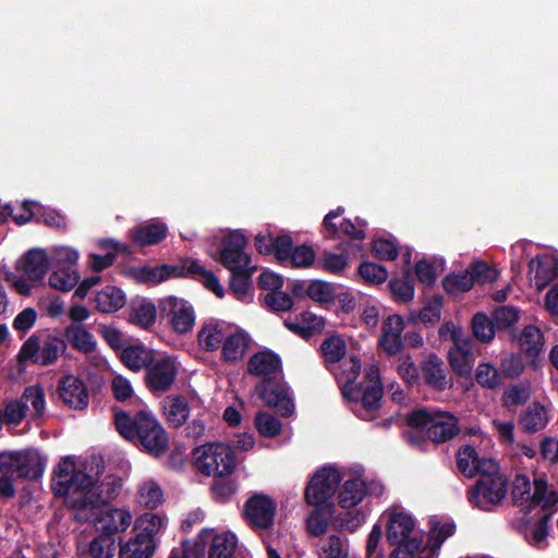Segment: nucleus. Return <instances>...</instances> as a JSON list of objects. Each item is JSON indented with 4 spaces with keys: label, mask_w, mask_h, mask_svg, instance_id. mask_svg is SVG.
<instances>
[{
    "label": "nucleus",
    "mask_w": 558,
    "mask_h": 558,
    "mask_svg": "<svg viewBox=\"0 0 558 558\" xmlns=\"http://www.w3.org/2000/svg\"><path fill=\"white\" fill-rule=\"evenodd\" d=\"M155 357V351L143 344H130L120 353L121 362L133 372L146 371Z\"/></svg>",
    "instance_id": "nucleus-24"
},
{
    "label": "nucleus",
    "mask_w": 558,
    "mask_h": 558,
    "mask_svg": "<svg viewBox=\"0 0 558 558\" xmlns=\"http://www.w3.org/2000/svg\"><path fill=\"white\" fill-rule=\"evenodd\" d=\"M161 265L149 266L143 265L130 268V276L138 283L158 284L165 281Z\"/></svg>",
    "instance_id": "nucleus-47"
},
{
    "label": "nucleus",
    "mask_w": 558,
    "mask_h": 558,
    "mask_svg": "<svg viewBox=\"0 0 558 558\" xmlns=\"http://www.w3.org/2000/svg\"><path fill=\"white\" fill-rule=\"evenodd\" d=\"M264 303L268 310L276 313L291 311L294 304L292 296L287 292H282L281 290L268 292L264 296Z\"/></svg>",
    "instance_id": "nucleus-57"
},
{
    "label": "nucleus",
    "mask_w": 558,
    "mask_h": 558,
    "mask_svg": "<svg viewBox=\"0 0 558 558\" xmlns=\"http://www.w3.org/2000/svg\"><path fill=\"white\" fill-rule=\"evenodd\" d=\"M468 275L472 278L473 286L477 283L494 282L498 278V271L483 260H476L466 269Z\"/></svg>",
    "instance_id": "nucleus-51"
},
{
    "label": "nucleus",
    "mask_w": 558,
    "mask_h": 558,
    "mask_svg": "<svg viewBox=\"0 0 558 558\" xmlns=\"http://www.w3.org/2000/svg\"><path fill=\"white\" fill-rule=\"evenodd\" d=\"M95 484L78 497L69 498V508L77 511H85L88 509H96L109 504L121 492L122 480L116 475H107L102 482L98 484V478L95 477Z\"/></svg>",
    "instance_id": "nucleus-6"
},
{
    "label": "nucleus",
    "mask_w": 558,
    "mask_h": 558,
    "mask_svg": "<svg viewBox=\"0 0 558 558\" xmlns=\"http://www.w3.org/2000/svg\"><path fill=\"white\" fill-rule=\"evenodd\" d=\"M254 270L255 268L250 266L229 270L231 272L229 288L239 301H244L248 295Z\"/></svg>",
    "instance_id": "nucleus-35"
},
{
    "label": "nucleus",
    "mask_w": 558,
    "mask_h": 558,
    "mask_svg": "<svg viewBox=\"0 0 558 558\" xmlns=\"http://www.w3.org/2000/svg\"><path fill=\"white\" fill-rule=\"evenodd\" d=\"M444 298L440 294L433 295L421 311L411 312L409 320L413 324L423 323L424 325H435L440 320Z\"/></svg>",
    "instance_id": "nucleus-34"
},
{
    "label": "nucleus",
    "mask_w": 558,
    "mask_h": 558,
    "mask_svg": "<svg viewBox=\"0 0 558 558\" xmlns=\"http://www.w3.org/2000/svg\"><path fill=\"white\" fill-rule=\"evenodd\" d=\"M64 337L72 348L80 352L89 354L96 350L97 343L94 336L81 325L71 324L65 327Z\"/></svg>",
    "instance_id": "nucleus-31"
},
{
    "label": "nucleus",
    "mask_w": 558,
    "mask_h": 558,
    "mask_svg": "<svg viewBox=\"0 0 558 558\" xmlns=\"http://www.w3.org/2000/svg\"><path fill=\"white\" fill-rule=\"evenodd\" d=\"M114 425L124 439L154 458L162 457L169 449L168 433L150 411L140 410L131 415L116 410Z\"/></svg>",
    "instance_id": "nucleus-1"
},
{
    "label": "nucleus",
    "mask_w": 558,
    "mask_h": 558,
    "mask_svg": "<svg viewBox=\"0 0 558 558\" xmlns=\"http://www.w3.org/2000/svg\"><path fill=\"white\" fill-rule=\"evenodd\" d=\"M512 338L518 341L521 351L531 364H534L544 348V335L535 325L525 326L518 335L512 333Z\"/></svg>",
    "instance_id": "nucleus-18"
},
{
    "label": "nucleus",
    "mask_w": 558,
    "mask_h": 558,
    "mask_svg": "<svg viewBox=\"0 0 558 558\" xmlns=\"http://www.w3.org/2000/svg\"><path fill=\"white\" fill-rule=\"evenodd\" d=\"M247 238L241 230H233L221 240L219 263L228 270L247 267L251 257L245 253Z\"/></svg>",
    "instance_id": "nucleus-12"
},
{
    "label": "nucleus",
    "mask_w": 558,
    "mask_h": 558,
    "mask_svg": "<svg viewBox=\"0 0 558 558\" xmlns=\"http://www.w3.org/2000/svg\"><path fill=\"white\" fill-rule=\"evenodd\" d=\"M78 259V253L70 247H56L52 252L50 260V266L54 268L60 267H70L73 269V266L76 264Z\"/></svg>",
    "instance_id": "nucleus-60"
},
{
    "label": "nucleus",
    "mask_w": 558,
    "mask_h": 558,
    "mask_svg": "<svg viewBox=\"0 0 558 558\" xmlns=\"http://www.w3.org/2000/svg\"><path fill=\"white\" fill-rule=\"evenodd\" d=\"M413 518L405 512H393L387 523L386 536L390 545L399 544L410 536L414 530Z\"/></svg>",
    "instance_id": "nucleus-26"
},
{
    "label": "nucleus",
    "mask_w": 558,
    "mask_h": 558,
    "mask_svg": "<svg viewBox=\"0 0 558 558\" xmlns=\"http://www.w3.org/2000/svg\"><path fill=\"white\" fill-rule=\"evenodd\" d=\"M492 319L497 329H508L519 320V311L514 306H499L493 311Z\"/></svg>",
    "instance_id": "nucleus-56"
},
{
    "label": "nucleus",
    "mask_w": 558,
    "mask_h": 558,
    "mask_svg": "<svg viewBox=\"0 0 558 558\" xmlns=\"http://www.w3.org/2000/svg\"><path fill=\"white\" fill-rule=\"evenodd\" d=\"M320 351L327 363L335 364L344 357L347 345L340 336H331L323 341Z\"/></svg>",
    "instance_id": "nucleus-46"
},
{
    "label": "nucleus",
    "mask_w": 558,
    "mask_h": 558,
    "mask_svg": "<svg viewBox=\"0 0 558 558\" xmlns=\"http://www.w3.org/2000/svg\"><path fill=\"white\" fill-rule=\"evenodd\" d=\"M247 372L263 379L275 378L282 372V362L280 356L270 350L258 351L248 359Z\"/></svg>",
    "instance_id": "nucleus-16"
},
{
    "label": "nucleus",
    "mask_w": 558,
    "mask_h": 558,
    "mask_svg": "<svg viewBox=\"0 0 558 558\" xmlns=\"http://www.w3.org/2000/svg\"><path fill=\"white\" fill-rule=\"evenodd\" d=\"M59 397L64 404L74 410H85L89 403L88 389L85 383L73 375H65L58 383Z\"/></svg>",
    "instance_id": "nucleus-14"
},
{
    "label": "nucleus",
    "mask_w": 558,
    "mask_h": 558,
    "mask_svg": "<svg viewBox=\"0 0 558 558\" xmlns=\"http://www.w3.org/2000/svg\"><path fill=\"white\" fill-rule=\"evenodd\" d=\"M287 236L288 234H280L278 236H274L270 233H258L255 236L254 245L259 254L274 255L278 260V256H281L280 241L287 239Z\"/></svg>",
    "instance_id": "nucleus-48"
},
{
    "label": "nucleus",
    "mask_w": 558,
    "mask_h": 558,
    "mask_svg": "<svg viewBox=\"0 0 558 558\" xmlns=\"http://www.w3.org/2000/svg\"><path fill=\"white\" fill-rule=\"evenodd\" d=\"M178 375L174 361L169 357H155L144 376V384L153 395L163 393L170 390Z\"/></svg>",
    "instance_id": "nucleus-11"
},
{
    "label": "nucleus",
    "mask_w": 558,
    "mask_h": 558,
    "mask_svg": "<svg viewBox=\"0 0 558 558\" xmlns=\"http://www.w3.org/2000/svg\"><path fill=\"white\" fill-rule=\"evenodd\" d=\"M307 296L316 303H330L335 299L331 283L324 280H313L307 286Z\"/></svg>",
    "instance_id": "nucleus-53"
},
{
    "label": "nucleus",
    "mask_w": 558,
    "mask_h": 558,
    "mask_svg": "<svg viewBox=\"0 0 558 558\" xmlns=\"http://www.w3.org/2000/svg\"><path fill=\"white\" fill-rule=\"evenodd\" d=\"M281 256L278 262L281 264L289 263L293 268H308L315 266L316 252L308 244L294 245L291 235L280 241Z\"/></svg>",
    "instance_id": "nucleus-15"
},
{
    "label": "nucleus",
    "mask_w": 558,
    "mask_h": 558,
    "mask_svg": "<svg viewBox=\"0 0 558 558\" xmlns=\"http://www.w3.org/2000/svg\"><path fill=\"white\" fill-rule=\"evenodd\" d=\"M163 414L172 427L183 426L190 416V405L186 397L182 395L167 396L163 400Z\"/></svg>",
    "instance_id": "nucleus-25"
},
{
    "label": "nucleus",
    "mask_w": 558,
    "mask_h": 558,
    "mask_svg": "<svg viewBox=\"0 0 558 558\" xmlns=\"http://www.w3.org/2000/svg\"><path fill=\"white\" fill-rule=\"evenodd\" d=\"M478 452L471 445H464L459 448L456 459L457 468L461 474L466 477H474L476 475V461Z\"/></svg>",
    "instance_id": "nucleus-42"
},
{
    "label": "nucleus",
    "mask_w": 558,
    "mask_h": 558,
    "mask_svg": "<svg viewBox=\"0 0 558 558\" xmlns=\"http://www.w3.org/2000/svg\"><path fill=\"white\" fill-rule=\"evenodd\" d=\"M367 495V485L360 477L345 481L338 494V504L341 508L350 509L357 506Z\"/></svg>",
    "instance_id": "nucleus-27"
},
{
    "label": "nucleus",
    "mask_w": 558,
    "mask_h": 558,
    "mask_svg": "<svg viewBox=\"0 0 558 558\" xmlns=\"http://www.w3.org/2000/svg\"><path fill=\"white\" fill-rule=\"evenodd\" d=\"M65 350L66 342L61 337L48 333L41 339L35 332L24 341L15 359L20 371H24L28 364L47 367L53 365Z\"/></svg>",
    "instance_id": "nucleus-2"
},
{
    "label": "nucleus",
    "mask_w": 558,
    "mask_h": 558,
    "mask_svg": "<svg viewBox=\"0 0 558 558\" xmlns=\"http://www.w3.org/2000/svg\"><path fill=\"white\" fill-rule=\"evenodd\" d=\"M277 505L265 494H254L244 504L243 517L257 529L268 530L274 525Z\"/></svg>",
    "instance_id": "nucleus-13"
},
{
    "label": "nucleus",
    "mask_w": 558,
    "mask_h": 558,
    "mask_svg": "<svg viewBox=\"0 0 558 558\" xmlns=\"http://www.w3.org/2000/svg\"><path fill=\"white\" fill-rule=\"evenodd\" d=\"M520 426L526 433L542 430L548 424L546 408L539 401H533L521 414Z\"/></svg>",
    "instance_id": "nucleus-29"
},
{
    "label": "nucleus",
    "mask_w": 558,
    "mask_h": 558,
    "mask_svg": "<svg viewBox=\"0 0 558 558\" xmlns=\"http://www.w3.org/2000/svg\"><path fill=\"white\" fill-rule=\"evenodd\" d=\"M442 288L448 294H461L473 288V281L466 270L458 274L452 272L442 279Z\"/></svg>",
    "instance_id": "nucleus-45"
},
{
    "label": "nucleus",
    "mask_w": 558,
    "mask_h": 558,
    "mask_svg": "<svg viewBox=\"0 0 558 558\" xmlns=\"http://www.w3.org/2000/svg\"><path fill=\"white\" fill-rule=\"evenodd\" d=\"M49 268V257L41 248L27 251L21 259V266H17V269H22L31 281H41Z\"/></svg>",
    "instance_id": "nucleus-20"
},
{
    "label": "nucleus",
    "mask_w": 558,
    "mask_h": 558,
    "mask_svg": "<svg viewBox=\"0 0 558 558\" xmlns=\"http://www.w3.org/2000/svg\"><path fill=\"white\" fill-rule=\"evenodd\" d=\"M513 504L519 506L530 500L531 482L524 474H517L512 483Z\"/></svg>",
    "instance_id": "nucleus-62"
},
{
    "label": "nucleus",
    "mask_w": 558,
    "mask_h": 558,
    "mask_svg": "<svg viewBox=\"0 0 558 558\" xmlns=\"http://www.w3.org/2000/svg\"><path fill=\"white\" fill-rule=\"evenodd\" d=\"M357 271L365 282L372 284L384 283L388 278L387 269L384 266L372 262L361 263Z\"/></svg>",
    "instance_id": "nucleus-54"
},
{
    "label": "nucleus",
    "mask_w": 558,
    "mask_h": 558,
    "mask_svg": "<svg viewBox=\"0 0 558 558\" xmlns=\"http://www.w3.org/2000/svg\"><path fill=\"white\" fill-rule=\"evenodd\" d=\"M476 383L489 390H497L504 384L502 374L490 363H480L475 369Z\"/></svg>",
    "instance_id": "nucleus-39"
},
{
    "label": "nucleus",
    "mask_w": 558,
    "mask_h": 558,
    "mask_svg": "<svg viewBox=\"0 0 558 558\" xmlns=\"http://www.w3.org/2000/svg\"><path fill=\"white\" fill-rule=\"evenodd\" d=\"M197 260L189 257L180 258L175 264H161L162 276L165 281L170 278H191L190 268Z\"/></svg>",
    "instance_id": "nucleus-58"
},
{
    "label": "nucleus",
    "mask_w": 558,
    "mask_h": 558,
    "mask_svg": "<svg viewBox=\"0 0 558 558\" xmlns=\"http://www.w3.org/2000/svg\"><path fill=\"white\" fill-rule=\"evenodd\" d=\"M191 278L202 280L206 289L214 292L218 298L225 295V291L219 282L218 277L210 270L205 269L201 264L193 263L190 268Z\"/></svg>",
    "instance_id": "nucleus-44"
},
{
    "label": "nucleus",
    "mask_w": 558,
    "mask_h": 558,
    "mask_svg": "<svg viewBox=\"0 0 558 558\" xmlns=\"http://www.w3.org/2000/svg\"><path fill=\"white\" fill-rule=\"evenodd\" d=\"M194 464L207 476L226 477L235 470L233 450L222 442L203 445L193 451Z\"/></svg>",
    "instance_id": "nucleus-4"
},
{
    "label": "nucleus",
    "mask_w": 558,
    "mask_h": 558,
    "mask_svg": "<svg viewBox=\"0 0 558 558\" xmlns=\"http://www.w3.org/2000/svg\"><path fill=\"white\" fill-rule=\"evenodd\" d=\"M238 490V484L232 480L216 477L211 485V493L216 502H229Z\"/></svg>",
    "instance_id": "nucleus-55"
},
{
    "label": "nucleus",
    "mask_w": 558,
    "mask_h": 558,
    "mask_svg": "<svg viewBox=\"0 0 558 558\" xmlns=\"http://www.w3.org/2000/svg\"><path fill=\"white\" fill-rule=\"evenodd\" d=\"M255 426L262 436L268 438L279 435L282 428L281 422L267 412H258L256 414Z\"/></svg>",
    "instance_id": "nucleus-52"
},
{
    "label": "nucleus",
    "mask_w": 558,
    "mask_h": 558,
    "mask_svg": "<svg viewBox=\"0 0 558 558\" xmlns=\"http://www.w3.org/2000/svg\"><path fill=\"white\" fill-rule=\"evenodd\" d=\"M157 312L158 305L156 306L153 302H142L132 306L129 322L143 329H149L156 322Z\"/></svg>",
    "instance_id": "nucleus-37"
},
{
    "label": "nucleus",
    "mask_w": 558,
    "mask_h": 558,
    "mask_svg": "<svg viewBox=\"0 0 558 558\" xmlns=\"http://www.w3.org/2000/svg\"><path fill=\"white\" fill-rule=\"evenodd\" d=\"M473 336L483 343H489L495 337V325L485 313H476L472 318Z\"/></svg>",
    "instance_id": "nucleus-43"
},
{
    "label": "nucleus",
    "mask_w": 558,
    "mask_h": 558,
    "mask_svg": "<svg viewBox=\"0 0 558 558\" xmlns=\"http://www.w3.org/2000/svg\"><path fill=\"white\" fill-rule=\"evenodd\" d=\"M374 256L381 260H395L398 257V247L395 242L379 238L372 242Z\"/></svg>",
    "instance_id": "nucleus-61"
},
{
    "label": "nucleus",
    "mask_w": 558,
    "mask_h": 558,
    "mask_svg": "<svg viewBox=\"0 0 558 558\" xmlns=\"http://www.w3.org/2000/svg\"><path fill=\"white\" fill-rule=\"evenodd\" d=\"M46 461L41 454L34 449L20 451L16 474L19 478L37 481L45 471Z\"/></svg>",
    "instance_id": "nucleus-22"
},
{
    "label": "nucleus",
    "mask_w": 558,
    "mask_h": 558,
    "mask_svg": "<svg viewBox=\"0 0 558 558\" xmlns=\"http://www.w3.org/2000/svg\"><path fill=\"white\" fill-rule=\"evenodd\" d=\"M132 517L129 511L122 509H111L106 513V517L100 520V527L117 526L118 533L123 532L131 524Z\"/></svg>",
    "instance_id": "nucleus-59"
},
{
    "label": "nucleus",
    "mask_w": 558,
    "mask_h": 558,
    "mask_svg": "<svg viewBox=\"0 0 558 558\" xmlns=\"http://www.w3.org/2000/svg\"><path fill=\"white\" fill-rule=\"evenodd\" d=\"M405 422L411 427L426 429L428 438L437 444L446 442L460 433L458 418L439 410H413L407 414Z\"/></svg>",
    "instance_id": "nucleus-3"
},
{
    "label": "nucleus",
    "mask_w": 558,
    "mask_h": 558,
    "mask_svg": "<svg viewBox=\"0 0 558 558\" xmlns=\"http://www.w3.org/2000/svg\"><path fill=\"white\" fill-rule=\"evenodd\" d=\"M349 265V255L347 253L336 254L325 251L315 263V268L333 275H340Z\"/></svg>",
    "instance_id": "nucleus-38"
},
{
    "label": "nucleus",
    "mask_w": 558,
    "mask_h": 558,
    "mask_svg": "<svg viewBox=\"0 0 558 558\" xmlns=\"http://www.w3.org/2000/svg\"><path fill=\"white\" fill-rule=\"evenodd\" d=\"M158 313L177 335L189 333L194 328L195 311L193 305L184 299L174 295L159 299Z\"/></svg>",
    "instance_id": "nucleus-8"
},
{
    "label": "nucleus",
    "mask_w": 558,
    "mask_h": 558,
    "mask_svg": "<svg viewBox=\"0 0 558 558\" xmlns=\"http://www.w3.org/2000/svg\"><path fill=\"white\" fill-rule=\"evenodd\" d=\"M78 280L80 275L75 269H71L70 267H60L56 268L51 272L49 277V284L56 290L69 292L77 284Z\"/></svg>",
    "instance_id": "nucleus-41"
},
{
    "label": "nucleus",
    "mask_w": 558,
    "mask_h": 558,
    "mask_svg": "<svg viewBox=\"0 0 558 558\" xmlns=\"http://www.w3.org/2000/svg\"><path fill=\"white\" fill-rule=\"evenodd\" d=\"M95 482V476L76 470L71 458L65 457L54 468L50 486L56 497H66L69 504V498L78 497L84 489L94 486Z\"/></svg>",
    "instance_id": "nucleus-5"
},
{
    "label": "nucleus",
    "mask_w": 558,
    "mask_h": 558,
    "mask_svg": "<svg viewBox=\"0 0 558 558\" xmlns=\"http://www.w3.org/2000/svg\"><path fill=\"white\" fill-rule=\"evenodd\" d=\"M250 344V337L243 331L230 333L221 345L222 357L228 362L243 359Z\"/></svg>",
    "instance_id": "nucleus-33"
},
{
    "label": "nucleus",
    "mask_w": 558,
    "mask_h": 558,
    "mask_svg": "<svg viewBox=\"0 0 558 558\" xmlns=\"http://www.w3.org/2000/svg\"><path fill=\"white\" fill-rule=\"evenodd\" d=\"M119 558H151L156 550V542L149 533H136L126 542H119Z\"/></svg>",
    "instance_id": "nucleus-19"
},
{
    "label": "nucleus",
    "mask_w": 558,
    "mask_h": 558,
    "mask_svg": "<svg viewBox=\"0 0 558 558\" xmlns=\"http://www.w3.org/2000/svg\"><path fill=\"white\" fill-rule=\"evenodd\" d=\"M342 476L340 472L331 466L319 469L308 482L304 498L308 505L315 507H326L330 512L332 504L329 499L333 496L341 483Z\"/></svg>",
    "instance_id": "nucleus-7"
},
{
    "label": "nucleus",
    "mask_w": 558,
    "mask_h": 558,
    "mask_svg": "<svg viewBox=\"0 0 558 558\" xmlns=\"http://www.w3.org/2000/svg\"><path fill=\"white\" fill-rule=\"evenodd\" d=\"M388 286L396 301L408 303L413 300L414 286L410 279L409 271H405V279L393 278L389 281Z\"/></svg>",
    "instance_id": "nucleus-50"
},
{
    "label": "nucleus",
    "mask_w": 558,
    "mask_h": 558,
    "mask_svg": "<svg viewBox=\"0 0 558 558\" xmlns=\"http://www.w3.org/2000/svg\"><path fill=\"white\" fill-rule=\"evenodd\" d=\"M554 511L541 512L534 522L529 520L522 521L520 531L524 534L526 542L535 547L544 548L543 544L546 543L549 533V522L553 518Z\"/></svg>",
    "instance_id": "nucleus-21"
},
{
    "label": "nucleus",
    "mask_w": 558,
    "mask_h": 558,
    "mask_svg": "<svg viewBox=\"0 0 558 558\" xmlns=\"http://www.w3.org/2000/svg\"><path fill=\"white\" fill-rule=\"evenodd\" d=\"M130 239L137 246H151L162 242L168 235V226L160 220H151L129 231Z\"/></svg>",
    "instance_id": "nucleus-17"
},
{
    "label": "nucleus",
    "mask_w": 558,
    "mask_h": 558,
    "mask_svg": "<svg viewBox=\"0 0 558 558\" xmlns=\"http://www.w3.org/2000/svg\"><path fill=\"white\" fill-rule=\"evenodd\" d=\"M95 308L101 313H114L125 304L124 292L116 286H106L93 299Z\"/></svg>",
    "instance_id": "nucleus-28"
},
{
    "label": "nucleus",
    "mask_w": 558,
    "mask_h": 558,
    "mask_svg": "<svg viewBox=\"0 0 558 558\" xmlns=\"http://www.w3.org/2000/svg\"><path fill=\"white\" fill-rule=\"evenodd\" d=\"M238 546L235 534L225 532L211 538L208 558H232Z\"/></svg>",
    "instance_id": "nucleus-36"
},
{
    "label": "nucleus",
    "mask_w": 558,
    "mask_h": 558,
    "mask_svg": "<svg viewBox=\"0 0 558 558\" xmlns=\"http://www.w3.org/2000/svg\"><path fill=\"white\" fill-rule=\"evenodd\" d=\"M508 494V478H478L468 490V500L476 508L492 511Z\"/></svg>",
    "instance_id": "nucleus-9"
},
{
    "label": "nucleus",
    "mask_w": 558,
    "mask_h": 558,
    "mask_svg": "<svg viewBox=\"0 0 558 558\" xmlns=\"http://www.w3.org/2000/svg\"><path fill=\"white\" fill-rule=\"evenodd\" d=\"M421 372L424 383L438 391L448 387L447 375L444 368V361L436 354H429L421 363Z\"/></svg>",
    "instance_id": "nucleus-23"
},
{
    "label": "nucleus",
    "mask_w": 558,
    "mask_h": 558,
    "mask_svg": "<svg viewBox=\"0 0 558 558\" xmlns=\"http://www.w3.org/2000/svg\"><path fill=\"white\" fill-rule=\"evenodd\" d=\"M383 393L381 384H375L366 387L361 398L363 409L367 412L378 410L380 408Z\"/></svg>",
    "instance_id": "nucleus-64"
},
{
    "label": "nucleus",
    "mask_w": 558,
    "mask_h": 558,
    "mask_svg": "<svg viewBox=\"0 0 558 558\" xmlns=\"http://www.w3.org/2000/svg\"><path fill=\"white\" fill-rule=\"evenodd\" d=\"M501 374L508 378H518L524 371V361L521 354L512 353L500 362Z\"/></svg>",
    "instance_id": "nucleus-63"
},
{
    "label": "nucleus",
    "mask_w": 558,
    "mask_h": 558,
    "mask_svg": "<svg viewBox=\"0 0 558 558\" xmlns=\"http://www.w3.org/2000/svg\"><path fill=\"white\" fill-rule=\"evenodd\" d=\"M456 532V524L450 522H445L440 525H435L430 529L428 535V550L433 554L437 555L440 549L442 543L450 536H452Z\"/></svg>",
    "instance_id": "nucleus-49"
},
{
    "label": "nucleus",
    "mask_w": 558,
    "mask_h": 558,
    "mask_svg": "<svg viewBox=\"0 0 558 558\" xmlns=\"http://www.w3.org/2000/svg\"><path fill=\"white\" fill-rule=\"evenodd\" d=\"M226 337L225 324L219 322L205 324L197 335L199 345L207 352H214L220 348Z\"/></svg>",
    "instance_id": "nucleus-32"
},
{
    "label": "nucleus",
    "mask_w": 558,
    "mask_h": 558,
    "mask_svg": "<svg viewBox=\"0 0 558 558\" xmlns=\"http://www.w3.org/2000/svg\"><path fill=\"white\" fill-rule=\"evenodd\" d=\"M257 397L270 408H276L277 412L289 417L294 412V403L289 393V386L278 378L262 379L255 386Z\"/></svg>",
    "instance_id": "nucleus-10"
},
{
    "label": "nucleus",
    "mask_w": 558,
    "mask_h": 558,
    "mask_svg": "<svg viewBox=\"0 0 558 558\" xmlns=\"http://www.w3.org/2000/svg\"><path fill=\"white\" fill-rule=\"evenodd\" d=\"M532 396V385L529 380L511 385L504 391L502 402L507 408L525 404Z\"/></svg>",
    "instance_id": "nucleus-40"
},
{
    "label": "nucleus",
    "mask_w": 558,
    "mask_h": 558,
    "mask_svg": "<svg viewBox=\"0 0 558 558\" xmlns=\"http://www.w3.org/2000/svg\"><path fill=\"white\" fill-rule=\"evenodd\" d=\"M117 526L99 527L100 533L89 543V555L93 558H112L114 555V535L118 533Z\"/></svg>",
    "instance_id": "nucleus-30"
}]
</instances>
